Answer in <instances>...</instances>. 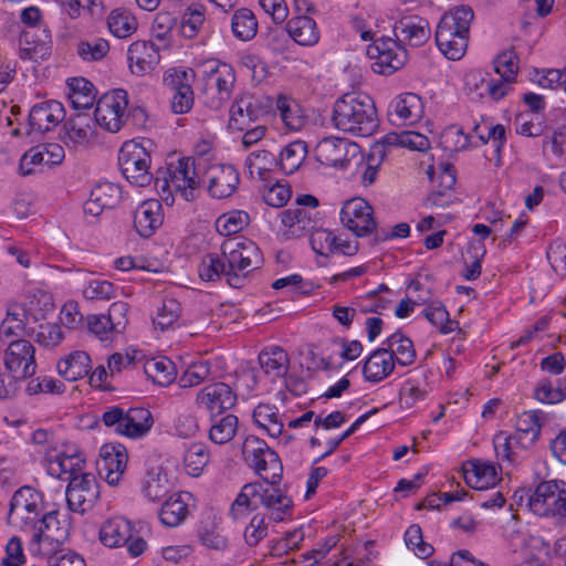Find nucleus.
<instances>
[{"label": "nucleus", "instance_id": "bb28decb", "mask_svg": "<svg viewBox=\"0 0 566 566\" xmlns=\"http://www.w3.org/2000/svg\"><path fill=\"white\" fill-rule=\"evenodd\" d=\"M467 484L476 490L494 486L499 481L497 469L492 462L471 460L463 468Z\"/></svg>", "mask_w": 566, "mask_h": 566}, {"label": "nucleus", "instance_id": "e2e57ef3", "mask_svg": "<svg viewBox=\"0 0 566 566\" xmlns=\"http://www.w3.org/2000/svg\"><path fill=\"white\" fill-rule=\"evenodd\" d=\"M440 143L448 151H460L469 147L470 137L460 126L451 125L442 132Z\"/></svg>", "mask_w": 566, "mask_h": 566}, {"label": "nucleus", "instance_id": "9b49d317", "mask_svg": "<svg viewBox=\"0 0 566 566\" xmlns=\"http://www.w3.org/2000/svg\"><path fill=\"white\" fill-rule=\"evenodd\" d=\"M101 542L108 547L128 544L132 556H139L147 544L142 537L133 538V525L124 517H112L105 521L99 530Z\"/></svg>", "mask_w": 566, "mask_h": 566}, {"label": "nucleus", "instance_id": "13d9d810", "mask_svg": "<svg viewBox=\"0 0 566 566\" xmlns=\"http://www.w3.org/2000/svg\"><path fill=\"white\" fill-rule=\"evenodd\" d=\"M91 196L102 207L113 209L120 202L122 190L113 182H101L92 189Z\"/></svg>", "mask_w": 566, "mask_h": 566}, {"label": "nucleus", "instance_id": "1a4fd4ad", "mask_svg": "<svg viewBox=\"0 0 566 566\" xmlns=\"http://www.w3.org/2000/svg\"><path fill=\"white\" fill-rule=\"evenodd\" d=\"M128 95L124 90L105 93L97 102L95 123L109 133H117L124 126L127 114Z\"/></svg>", "mask_w": 566, "mask_h": 566}, {"label": "nucleus", "instance_id": "7c9ffc66", "mask_svg": "<svg viewBox=\"0 0 566 566\" xmlns=\"http://www.w3.org/2000/svg\"><path fill=\"white\" fill-rule=\"evenodd\" d=\"M286 31L295 43L303 46L315 45L319 40L316 22L307 15H298L289 20Z\"/></svg>", "mask_w": 566, "mask_h": 566}, {"label": "nucleus", "instance_id": "37998d69", "mask_svg": "<svg viewBox=\"0 0 566 566\" xmlns=\"http://www.w3.org/2000/svg\"><path fill=\"white\" fill-rule=\"evenodd\" d=\"M276 109L284 126L290 130H300L305 124V117L300 105L293 98L280 95Z\"/></svg>", "mask_w": 566, "mask_h": 566}, {"label": "nucleus", "instance_id": "7ed1b4c3", "mask_svg": "<svg viewBox=\"0 0 566 566\" xmlns=\"http://www.w3.org/2000/svg\"><path fill=\"white\" fill-rule=\"evenodd\" d=\"M259 505L264 506L272 521L282 522L291 515L293 501L282 490L273 485L264 488L259 482H251L242 486L230 506L229 515L233 521H240L256 510Z\"/></svg>", "mask_w": 566, "mask_h": 566}, {"label": "nucleus", "instance_id": "6e6d98bb", "mask_svg": "<svg viewBox=\"0 0 566 566\" xmlns=\"http://www.w3.org/2000/svg\"><path fill=\"white\" fill-rule=\"evenodd\" d=\"M424 317L443 334H449L458 327V322L450 319L444 305L434 302L423 310Z\"/></svg>", "mask_w": 566, "mask_h": 566}, {"label": "nucleus", "instance_id": "052dcab7", "mask_svg": "<svg viewBox=\"0 0 566 566\" xmlns=\"http://www.w3.org/2000/svg\"><path fill=\"white\" fill-rule=\"evenodd\" d=\"M205 22V13L201 7L188 8L180 21V33L186 39H193Z\"/></svg>", "mask_w": 566, "mask_h": 566}, {"label": "nucleus", "instance_id": "3c124183", "mask_svg": "<svg viewBox=\"0 0 566 566\" xmlns=\"http://www.w3.org/2000/svg\"><path fill=\"white\" fill-rule=\"evenodd\" d=\"M238 417L234 415H227L211 426L209 439L216 444H224L234 438L238 431Z\"/></svg>", "mask_w": 566, "mask_h": 566}, {"label": "nucleus", "instance_id": "2eb2a0df", "mask_svg": "<svg viewBox=\"0 0 566 566\" xmlns=\"http://www.w3.org/2000/svg\"><path fill=\"white\" fill-rule=\"evenodd\" d=\"M203 182L212 198L226 199L234 193L240 178L239 172L231 165H212L206 170Z\"/></svg>", "mask_w": 566, "mask_h": 566}, {"label": "nucleus", "instance_id": "aec40b11", "mask_svg": "<svg viewBox=\"0 0 566 566\" xmlns=\"http://www.w3.org/2000/svg\"><path fill=\"white\" fill-rule=\"evenodd\" d=\"M195 76L192 70L175 71L166 78L167 84L171 87V109L175 114H186L193 106V91L191 81Z\"/></svg>", "mask_w": 566, "mask_h": 566}, {"label": "nucleus", "instance_id": "774afa93", "mask_svg": "<svg viewBox=\"0 0 566 566\" xmlns=\"http://www.w3.org/2000/svg\"><path fill=\"white\" fill-rule=\"evenodd\" d=\"M211 368L209 361H198L190 365L179 378L181 388H190L200 385L209 378Z\"/></svg>", "mask_w": 566, "mask_h": 566}, {"label": "nucleus", "instance_id": "20e7f679", "mask_svg": "<svg viewBox=\"0 0 566 566\" xmlns=\"http://www.w3.org/2000/svg\"><path fill=\"white\" fill-rule=\"evenodd\" d=\"M154 181L160 199L168 206L175 202V193H180L187 201L192 200L201 182L195 161L189 157L180 158L176 165L170 164L167 168L157 170Z\"/></svg>", "mask_w": 566, "mask_h": 566}, {"label": "nucleus", "instance_id": "f8f14e48", "mask_svg": "<svg viewBox=\"0 0 566 566\" xmlns=\"http://www.w3.org/2000/svg\"><path fill=\"white\" fill-rule=\"evenodd\" d=\"M35 348L25 339H17L9 343L3 355V363L10 377L18 381L35 374Z\"/></svg>", "mask_w": 566, "mask_h": 566}, {"label": "nucleus", "instance_id": "ddd939ff", "mask_svg": "<svg viewBox=\"0 0 566 566\" xmlns=\"http://www.w3.org/2000/svg\"><path fill=\"white\" fill-rule=\"evenodd\" d=\"M67 505L73 512L91 510L99 497V484L93 473H81L69 482L65 491Z\"/></svg>", "mask_w": 566, "mask_h": 566}, {"label": "nucleus", "instance_id": "39448f33", "mask_svg": "<svg viewBox=\"0 0 566 566\" xmlns=\"http://www.w3.org/2000/svg\"><path fill=\"white\" fill-rule=\"evenodd\" d=\"M221 253L229 271V285L240 287L242 277L263 264L259 247L249 239H228L221 244Z\"/></svg>", "mask_w": 566, "mask_h": 566}, {"label": "nucleus", "instance_id": "4468645a", "mask_svg": "<svg viewBox=\"0 0 566 566\" xmlns=\"http://www.w3.org/2000/svg\"><path fill=\"white\" fill-rule=\"evenodd\" d=\"M340 220L357 237L369 235L377 227L374 209L363 198L347 200L340 210Z\"/></svg>", "mask_w": 566, "mask_h": 566}, {"label": "nucleus", "instance_id": "bf43d9fd", "mask_svg": "<svg viewBox=\"0 0 566 566\" xmlns=\"http://www.w3.org/2000/svg\"><path fill=\"white\" fill-rule=\"evenodd\" d=\"M386 143L389 145H398L401 147H407L411 150L424 151L430 147L429 139L416 132H402L399 135H388L386 137Z\"/></svg>", "mask_w": 566, "mask_h": 566}, {"label": "nucleus", "instance_id": "6ab92c4d", "mask_svg": "<svg viewBox=\"0 0 566 566\" xmlns=\"http://www.w3.org/2000/svg\"><path fill=\"white\" fill-rule=\"evenodd\" d=\"M65 118V109L57 101H46L34 105L28 119L29 129L31 132L45 133L53 129Z\"/></svg>", "mask_w": 566, "mask_h": 566}, {"label": "nucleus", "instance_id": "8fccbe9b", "mask_svg": "<svg viewBox=\"0 0 566 566\" xmlns=\"http://www.w3.org/2000/svg\"><path fill=\"white\" fill-rule=\"evenodd\" d=\"M250 223V217L245 211L234 210L221 214L216 221L217 231L224 237L241 232Z\"/></svg>", "mask_w": 566, "mask_h": 566}, {"label": "nucleus", "instance_id": "e433bc0d", "mask_svg": "<svg viewBox=\"0 0 566 566\" xmlns=\"http://www.w3.org/2000/svg\"><path fill=\"white\" fill-rule=\"evenodd\" d=\"M171 488L172 483L161 468L147 471L143 480V493L150 501L163 499Z\"/></svg>", "mask_w": 566, "mask_h": 566}, {"label": "nucleus", "instance_id": "4be33fe9", "mask_svg": "<svg viewBox=\"0 0 566 566\" xmlns=\"http://www.w3.org/2000/svg\"><path fill=\"white\" fill-rule=\"evenodd\" d=\"M99 457V473H105V479L109 485H116L127 464L125 448L122 444L106 443L101 448Z\"/></svg>", "mask_w": 566, "mask_h": 566}, {"label": "nucleus", "instance_id": "5701e85b", "mask_svg": "<svg viewBox=\"0 0 566 566\" xmlns=\"http://www.w3.org/2000/svg\"><path fill=\"white\" fill-rule=\"evenodd\" d=\"M127 59L132 73L142 76L156 67L160 61V55L154 43L136 41L128 48Z\"/></svg>", "mask_w": 566, "mask_h": 566}, {"label": "nucleus", "instance_id": "09e8293b", "mask_svg": "<svg viewBox=\"0 0 566 566\" xmlns=\"http://www.w3.org/2000/svg\"><path fill=\"white\" fill-rule=\"evenodd\" d=\"M516 440L526 439L530 444L536 442L539 438L542 424L537 412L524 411L516 419Z\"/></svg>", "mask_w": 566, "mask_h": 566}, {"label": "nucleus", "instance_id": "69168bd1", "mask_svg": "<svg viewBox=\"0 0 566 566\" xmlns=\"http://www.w3.org/2000/svg\"><path fill=\"white\" fill-rule=\"evenodd\" d=\"M176 24L177 18L174 14L169 12L157 13L151 27L153 36L158 41L165 42V46H168Z\"/></svg>", "mask_w": 566, "mask_h": 566}, {"label": "nucleus", "instance_id": "b1692460", "mask_svg": "<svg viewBox=\"0 0 566 566\" xmlns=\"http://www.w3.org/2000/svg\"><path fill=\"white\" fill-rule=\"evenodd\" d=\"M46 462L48 473L60 480L70 482L75 475L84 473L83 467L85 462L76 450H72L70 453L63 451L55 453L53 457L49 455Z\"/></svg>", "mask_w": 566, "mask_h": 566}, {"label": "nucleus", "instance_id": "423d86ee", "mask_svg": "<svg viewBox=\"0 0 566 566\" xmlns=\"http://www.w3.org/2000/svg\"><path fill=\"white\" fill-rule=\"evenodd\" d=\"M201 80L205 104L212 109H219L231 98L237 77L232 65L209 60L203 63Z\"/></svg>", "mask_w": 566, "mask_h": 566}, {"label": "nucleus", "instance_id": "473e14b6", "mask_svg": "<svg viewBox=\"0 0 566 566\" xmlns=\"http://www.w3.org/2000/svg\"><path fill=\"white\" fill-rule=\"evenodd\" d=\"M450 29L436 31V43L443 55L450 60H460L468 48L469 36L462 33L450 32Z\"/></svg>", "mask_w": 566, "mask_h": 566}, {"label": "nucleus", "instance_id": "f704fd0d", "mask_svg": "<svg viewBox=\"0 0 566 566\" xmlns=\"http://www.w3.org/2000/svg\"><path fill=\"white\" fill-rule=\"evenodd\" d=\"M259 363L265 374L273 377L284 376L290 367V358L282 347L271 346L259 354Z\"/></svg>", "mask_w": 566, "mask_h": 566}, {"label": "nucleus", "instance_id": "0e129e2a", "mask_svg": "<svg viewBox=\"0 0 566 566\" xmlns=\"http://www.w3.org/2000/svg\"><path fill=\"white\" fill-rule=\"evenodd\" d=\"M494 71L506 81H515L518 72V57L512 50L503 51L494 59Z\"/></svg>", "mask_w": 566, "mask_h": 566}, {"label": "nucleus", "instance_id": "680f3d73", "mask_svg": "<svg viewBox=\"0 0 566 566\" xmlns=\"http://www.w3.org/2000/svg\"><path fill=\"white\" fill-rule=\"evenodd\" d=\"M108 51L109 44L102 38H95L91 41H81L77 44L78 56L87 62L102 60Z\"/></svg>", "mask_w": 566, "mask_h": 566}, {"label": "nucleus", "instance_id": "0eeeda50", "mask_svg": "<svg viewBox=\"0 0 566 566\" xmlns=\"http://www.w3.org/2000/svg\"><path fill=\"white\" fill-rule=\"evenodd\" d=\"M528 506L538 516L566 524V482L557 479L542 481L530 496Z\"/></svg>", "mask_w": 566, "mask_h": 566}, {"label": "nucleus", "instance_id": "a18cd8bd", "mask_svg": "<svg viewBox=\"0 0 566 566\" xmlns=\"http://www.w3.org/2000/svg\"><path fill=\"white\" fill-rule=\"evenodd\" d=\"M27 312L20 305H11L7 316L0 324V335L3 337H20L24 335Z\"/></svg>", "mask_w": 566, "mask_h": 566}, {"label": "nucleus", "instance_id": "412c9836", "mask_svg": "<svg viewBox=\"0 0 566 566\" xmlns=\"http://www.w3.org/2000/svg\"><path fill=\"white\" fill-rule=\"evenodd\" d=\"M396 40L411 46L424 44L431 34L429 22L419 15H403L392 25Z\"/></svg>", "mask_w": 566, "mask_h": 566}, {"label": "nucleus", "instance_id": "f257e3e1", "mask_svg": "<svg viewBox=\"0 0 566 566\" xmlns=\"http://www.w3.org/2000/svg\"><path fill=\"white\" fill-rule=\"evenodd\" d=\"M8 522L22 532H30L32 538L28 545L34 555H44L41 544L46 541H60L57 512L43 513L42 494L24 485L18 489L10 501Z\"/></svg>", "mask_w": 566, "mask_h": 566}, {"label": "nucleus", "instance_id": "dca6fc26", "mask_svg": "<svg viewBox=\"0 0 566 566\" xmlns=\"http://www.w3.org/2000/svg\"><path fill=\"white\" fill-rule=\"evenodd\" d=\"M262 103L253 95L244 94L235 98L230 108L229 127L243 132L253 123H258L264 115Z\"/></svg>", "mask_w": 566, "mask_h": 566}, {"label": "nucleus", "instance_id": "9d476101", "mask_svg": "<svg viewBox=\"0 0 566 566\" xmlns=\"http://www.w3.org/2000/svg\"><path fill=\"white\" fill-rule=\"evenodd\" d=\"M367 55L375 60L371 69L375 73L389 75L401 69L408 57L406 49L397 40L382 36L367 48Z\"/></svg>", "mask_w": 566, "mask_h": 566}, {"label": "nucleus", "instance_id": "79ce46f5", "mask_svg": "<svg viewBox=\"0 0 566 566\" xmlns=\"http://www.w3.org/2000/svg\"><path fill=\"white\" fill-rule=\"evenodd\" d=\"M67 86L70 90L69 99L74 108L84 109L93 105L95 94L94 86L90 81L84 77H75L67 82Z\"/></svg>", "mask_w": 566, "mask_h": 566}, {"label": "nucleus", "instance_id": "f3484780", "mask_svg": "<svg viewBox=\"0 0 566 566\" xmlns=\"http://www.w3.org/2000/svg\"><path fill=\"white\" fill-rule=\"evenodd\" d=\"M237 394L224 382H214L198 391L196 403L211 413H222L237 403Z\"/></svg>", "mask_w": 566, "mask_h": 566}, {"label": "nucleus", "instance_id": "2f4dec72", "mask_svg": "<svg viewBox=\"0 0 566 566\" xmlns=\"http://www.w3.org/2000/svg\"><path fill=\"white\" fill-rule=\"evenodd\" d=\"M189 494L177 493L170 496L159 511L160 522L169 527L180 525L189 513L188 507Z\"/></svg>", "mask_w": 566, "mask_h": 566}, {"label": "nucleus", "instance_id": "338daca9", "mask_svg": "<svg viewBox=\"0 0 566 566\" xmlns=\"http://www.w3.org/2000/svg\"><path fill=\"white\" fill-rule=\"evenodd\" d=\"M268 536L266 516L263 513H256L252 516L245 526L243 537L250 546H256L263 538Z\"/></svg>", "mask_w": 566, "mask_h": 566}, {"label": "nucleus", "instance_id": "5fc2aeb1", "mask_svg": "<svg viewBox=\"0 0 566 566\" xmlns=\"http://www.w3.org/2000/svg\"><path fill=\"white\" fill-rule=\"evenodd\" d=\"M198 538L201 545L216 552L222 553L229 547L228 537L212 523L199 527Z\"/></svg>", "mask_w": 566, "mask_h": 566}, {"label": "nucleus", "instance_id": "cd10ccee", "mask_svg": "<svg viewBox=\"0 0 566 566\" xmlns=\"http://www.w3.org/2000/svg\"><path fill=\"white\" fill-rule=\"evenodd\" d=\"M254 423L263 429L271 438H282L284 443L292 440V437L286 434L283 430L284 422L282 415L275 406L268 403H259L253 410Z\"/></svg>", "mask_w": 566, "mask_h": 566}, {"label": "nucleus", "instance_id": "a19ab883", "mask_svg": "<svg viewBox=\"0 0 566 566\" xmlns=\"http://www.w3.org/2000/svg\"><path fill=\"white\" fill-rule=\"evenodd\" d=\"M387 349L392 353V358L401 366H410L416 359V350L410 338L400 332L390 335L387 340Z\"/></svg>", "mask_w": 566, "mask_h": 566}, {"label": "nucleus", "instance_id": "4d7b16f0", "mask_svg": "<svg viewBox=\"0 0 566 566\" xmlns=\"http://www.w3.org/2000/svg\"><path fill=\"white\" fill-rule=\"evenodd\" d=\"M428 394L426 384L418 379H408L403 382L399 391V402L401 407L412 408L418 401L423 400Z\"/></svg>", "mask_w": 566, "mask_h": 566}, {"label": "nucleus", "instance_id": "4c0bfd02", "mask_svg": "<svg viewBox=\"0 0 566 566\" xmlns=\"http://www.w3.org/2000/svg\"><path fill=\"white\" fill-rule=\"evenodd\" d=\"M256 461L259 462L258 465L251 468L264 482L275 485L281 481L283 465L274 450H265V453Z\"/></svg>", "mask_w": 566, "mask_h": 566}, {"label": "nucleus", "instance_id": "a878e982", "mask_svg": "<svg viewBox=\"0 0 566 566\" xmlns=\"http://www.w3.org/2000/svg\"><path fill=\"white\" fill-rule=\"evenodd\" d=\"M161 223L163 211L158 200H146L135 210L134 227L140 237H151Z\"/></svg>", "mask_w": 566, "mask_h": 566}, {"label": "nucleus", "instance_id": "864d4df0", "mask_svg": "<svg viewBox=\"0 0 566 566\" xmlns=\"http://www.w3.org/2000/svg\"><path fill=\"white\" fill-rule=\"evenodd\" d=\"M144 368L147 376L160 386L170 384L175 377V366L166 358L150 359Z\"/></svg>", "mask_w": 566, "mask_h": 566}, {"label": "nucleus", "instance_id": "49530a36", "mask_svg": "<svg viewBox=\"0 0 566 566\" xmlns=\"http://www.w3.org/2000/svg\"><path fill=\"white\" fill-rule=\"evenodd\" d=\"M109 31L117 38L130 36L137 30L136 18L126 9L113 10L107 19Z\"/></svg>", "mask_w": 566, "mask_h": 566}, {"label": "nucleus", "instance_id": "72a5a7b5", "mask_svg": "<svg viewBox=\"0 0 566 566\" xmlns=\"http://www.w3.org/2000/svg\"><path fill=\"white\" fill-rule=\"evenodd\" d=\"M90 356L82 350L74 352L57 363L59 374L67 381L85 377L91 369Z\"/></svg>", "mask_w": 566, "mask_h": 566}, {"label": "nucleus", "instance_id": "603ef678", "mask_svg": "<svg viewBox=\"0 0 566 566\" xmlns=\"http://www.w3.org/2000/svg\"><path fill=\"white\" fill-rule=\"evenodd\" d=\"M210 455L208 449L202 443L191 444L184 457L185 468L188 474L199 476L209 463Z\"/></svg>", "mask_w": 566, "mask_h": 566}, {"label": "nucleus", "instance_id": "a211bd4d", "mask_svg": "<svg viewBox=\"0 0 566 566\" xmlns=\"http://www.w3.org/2000/svg\"><path fill=\"white\" fill-rule=\"evenodd\" d=\"M357 148V144L345 138L327 137L317 145L316 155L323 165L343 168L350 160L349 156L356 155Z\"/></svg>", "mask_w": 566, "mask_h": 566}, {"label": "nucleus", "instance_id": "58836bf2", "mask_svg": "<svg viewBox=\"0 0 566 566\" xmlns=\"http://www.w3.org/2000/svg\"><path fill=\"white\" fill-rule=\"evenodd\" d=\"M153 423V416L148 409L130 408L126 411L123 436L139 438L150 430Z\"/></svg>", "mask_w": 566, "mask_h": 566}, {"label": "nucleus", "instance_id": "c756f323", "mask_svg": "<svg viewBox=\"0 0 566 566\" xmlns=\"http://www.w3.org/2000/svg\"><path fill=\"white\" fill-rule=\"evenodd\" d=\"M390 116L394 122L401 125H412L417 123L423 114V104L421 98L413 93H406L396 98L392 104Z\"/></svg>", "mask_w": 566, "mask_h": 566}, {"label": "nucleus", "instance_id": "ea45409f", "mask_svg": "<svg viewBox=\"0 0 566 566\" xmlns=\"http://www.w3.org/2000/svg\"><path fill=\"white\" fill-rule=\"evenodd\" d=\"M198 274L202 281L216 282L224 277L229 284L230 273L227 271V264L222 253L205 254L199 263Z\"/></svg>", "mask_w": 566, "mask_h": 566}, {"label": "nucleus", "instance_id": "f03ea898", "mask_svg": "<svg viewBox=\"0 0 566 566\" xmlns=\"http://www.w3.org/2000/svg\"><path fill=\"white\" fill-rule=\"evenodd\" d=\"M332 124L346 134L370 136L378 127L377 109L373 98L357 92L344 94L333 106Z\"/></svg>", "mask_w": 566, "mask_h": 566}, {"label": "nucleus", "instance_id": "6e6552de", "mask_svg": "<svg viewBox=\"0 0 566 566\" xmlns=\"http://www.w3.org/2000/svg\"><path fill=\"white\" fill-rule=\"evenodd\" d=\"M118 165L126 180L137 187H146L154 179L150 168V155L144 147L134 143H125L118 154Z\"/></svg>", "mask_w": 566, "mask_h": 566}, {"label": "nucleus", "instance_id": "de8ad7c7", "mask_svg": "<svg viewBox=\"0 0 566 566\" xmlns=\"http://www.w3.org/2000/svg\"><path fill=\"white\" fill-rule=\"evenodd\" d=\"M307 154L304 142L296 140L286 145L280 153V167L285 174H293L298 169Z\"/></svg>", "mask_w": 566, "mask_h": 566}, {"label": "nucleus", "instance_id": "c03bdc74", "mask_svg": "<svg viewBox=\"0 0 566 566\" xmlns=\"http://www.w3.org/2000/svg\"><path fill=\"white\" fill-rule=\"evenodd\" d=\"M233 35L241 41L252 40L258 31V21L253 12L247 8L237 10L231 19Z\"/></svg>", "mask_w": 566, "mask_h": 566}, {"label": "nucleus", "instance_id": "c9c22d12", "mask_svg": "<svg viewBox=\"0 0 566 566\" xmlns=\"http://www.w3.org/2000/svg\"><path fill=\"white\" fill-rule=\"evenodd\" d=\"M474 12L469 6H459L449 12H446L437 27L439 30L450 29V32L462 33L469 36L470 24L473 21Z\"/></svg>", "mask_w": 566, "mask_h": 566}, {"label": "nucleus", "instance_id": "c85d7f7f", "mask_svg": "<svg viewBox=\"0 0 566 566\" xmlns=\"http://www.w3.org/2000/svg\"><path fill=\"white\" fill-rule=\"evenodd\" d=\"M396 360L387 348L375 349L363 366L364 378L369 382H379L387 378L395 369Z\"/></svg>", "mask_w": 566, "mask_h": 566}, {"label": "nucleus", "instance_id": "393cba45", "mask_svg": "<svg viewBox=\"0 0 566 566\" xmlns=\"http://www.w3.org/2000/svg\"><path fill=\"white\" fill-rule=\"evenodd\" d=\"M94 137V125L88 114H76L63 126L62 140L69 147H83Z\"/></svg>", "mask_w": 566, "mask_h": 566}]
</instances>
